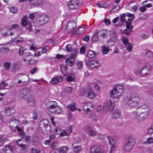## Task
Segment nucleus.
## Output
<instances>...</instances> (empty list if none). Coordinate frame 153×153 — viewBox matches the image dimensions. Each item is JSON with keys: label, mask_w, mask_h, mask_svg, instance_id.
Segmentation results:
<instances>
[{"label": "nucleus", "mask_w": 153, "mask_h": 153, "mask_svg": "<svg viewBox=\"0 0 153 153\" xmlns=\"http://www.w3.org/2000/svg\"><path fill=\"white\" fill-rule=\"evenodd\" d=\"M4 138L2 136L0 135V147L4 144Z\"/></svg>", "instance_id": "nucleus-47"}, {"label": "nucleus", "mask_w": 153, "mask_h": 153, "mask_svg": "<svg viewBox=\"0 0 153 153\" xmlns=\"http://www.w3.org/2000/svg\"><path fill=\"white\" fill-rule=\"evenodd\" d=\"M114 106L113 103L111 102V100L110 99L108 101L105 103L104 107L106 108V109H108L110 111H112L114 110Z\"/></svg>", "instance_id": "nucleus-17"}, {"label": "nucleus", "mask_w": 153, "mask_h": 153, "mask_svg": "<svg viewBox=\"0 0 153 153\" xmlns=\"http://www.w3.org/2000/svg\"><path fill=\"white\" fill-rule=\"evenodd\" d=\"M47 133H49L51 130V126L50 125L47 126L45 128Z\"/></svg>", "instance_id": "nucleus-54"}, {"label": "nucleus", "mask_w": 153, "mask_h": 153, "mask_svg": "<svg viewBox=\"0 0 153 153\" xmlns=\"http://www.w3.org/2000/svg\"><path fill=\"white\" fill-rule=\"evenodd\" d=\"M60 149L62 153H67V152L69 149L68 147L66 146H62L60 147Z\"/></svg>", "instance_id": "nucleus-38"}, {"label": "nucleus", "mask_w": 153, "mask_h": 153, "mask_svg": "<svg viewBox=\"0 0 153 153\" xmlns=\"http://www.w3.org/2000/svg\"><path fill=\"white\" fill-rule=\"evenodd\" d=\"M122 40L123 43L126 46L128 43V40L126 38H124V39H122Z\"/></svg>", "instance_id": "nucleus-59"}, {"label": "nucleus", "mask_w": 153, "mask_h": 153, "mask_svg": "<svg viewBox=\"0 0 153 153\" xmlns=\"http://www.w3.org/2000/svg\"><path fill=\"white\" fill-rule=\"evenodd\" d=\"M100 36L103 38H106L107 37V32L106 30H102L101 31V33Z\"/></svg>", "instance_id": "nucleus-31"}, {"label": "nucleus", "mask_w": 153, "mask_h": 153, "mask_svg": "<svg viewBox=\"0 0 153 153\" xmlns=\"http://www.w3.org/2000/svg\"><path fill=\"white\" fill-rule=\"evenodd\" d=\"M95 64V62L94 61L89 60L86 62V64L89 66H90L91 68V67H94V65Z\"/></svg>", "instance_id": "nucleus-34"}, {"label": "nucleus", "mask_w": 153, "mask_h": 153, "mask_svg": "<svg viewBox=\"0 0 153 153\" xmlns=\"http://www.w3.org/2000/svg\"><path fill=\"white\" fill-rule=\"evenodd\" d=\"M27 103L30 105H33L35 104L34 96L32 92L27 98Z\"/></svg>", "instance_id": "nucleus-15"}, {"label": "nucleus", "mask_w": 153, "mask_h": 153, "mask_svg": "<svg viewBox=\"0 0 153 153\" xmlns=\"http://www.w3.org/2000/svg\"><path fill=\"white\" fill-rule=\"evenodd\" d=\"M23 60L27 63L29 65H33L37 62V60H32L31 59H28L27 58L30 56V53L29 52L25 53L24 54Z\"/></svg>", "instance_id": "nucleus-11"}, {"label": "nucleus", "mask_w": 153, "mask_h": 153, "mask_svg": "<svg viewBox=\"0 0 153 153\" xmlns=\"http://www.w3.org/2000/svg\"><path fill=\"white\" fill-rule=\"evenodd\" d=\"M32 141H33V143L34 145H37L39 143L38 137L36 135H33L32 137Z\"/></svg>", "instance_id": "nucleus-24"}, {"label": "nucleus", "mask_w": 153, "mask_h": 153, "mask_svg": "<svg viewBox=\"0 0 153 153\" xmlns=\"http://www.w3.org/2000/svg\"><path fill=\"white\" fill-rule=\"evenodd\" d=\"M77 51V50H75L74 51V53H72V54H71L70 57L71 58L74 59V58L76 56V52Z\"/></svg>", "instance_id": "nucleus-61"}, {"label": "nucleus", "mask_w": 153, "mask_h": 153, "mask_svg": "<svg viewBox=\"0 0 153 153\" xmlns=\"http://www.w3.org/2000/svg\"><path fill=\"white\" fill-rule=\"evenodd\" d=\"M91 153H104L100 146H93L91 148Z\"/></svg>", "instance_id": "nucleus-16"}, {"label": "nucleus", "mask_w": 153, "mask_h": 153, "mask_svg": "<svg viewBox=\"0 0 153 153\" xmlns=\"http://www.w3.org/2000/svg\"><path fill=\"white\" fill-rule=\"evenodd\" d=\"M135 143V141L134 138L130 137L128 139L126 143L124 145L123 150L126 152H129L133 148Z\"/></svg>", "instance_id": "nucleus-7"}, {"label": "nucleus", "mask_w": 153, "mask_h": 153, "mask_svg": "<svg viewBox=\"0 0 153 153\" xmlns=\"http://www.w3.org/2000/svg\"><path fill=\"white\" fill-rule=\"evenodd\" d=\"M76 26V22L74 21L69 22L67 25L65 29L67 30L66 33H69L74 30Z\"/></svg>", "instance_id": "nucleus-10"}, {"label": "nucleus", "mask_w": 153, "mask_h": 153, "mask_svg": "<svg viewBox=\"0 0 153 153\" xmlns=\"http://www.w3.org/2000/svg\"><path fill=\"white\" fill-rule=\"evenodd\" d=\"M110 34L112 38H116L117 36V31L115 30H112L110 31Z\"/></svg>", "instance_id": "nucleus-35"}, {"label": "nucleus", "mask_w": 153, "mask_h": 153, "mask_svg": "<svg viewBox=\"0 0 153 153\" xmlns=\"http://www.w3.org/2000/svg\"><path fill=\"white\" fill-rule=\"evenodd\" d=\"M146 142L148 144L152 143L153 142V138L151 137L148 138Z\"/></svg>", "instance_id": "nucleus-57"}, {"label": "nucleus", "mask_w": 153, "mask_h": 153, "mask_svg": "<svg viewBox=\"0 0 153 153\" xmlns=\"http://www.w3.org/2000/svg\"><path fill=\"white\" fill-rule=\"evenodd\" d=\"M123 86L120 85H114L110 92V97L112 98H119L124 91Z\"/></svg>", "instance_id": "nucleus-4"}, {"label": "nucleus", "mask_w": 153, "mask_h": 153, "mask_svg": "<svg viewBox=\"0 0 153 153\" xmlns=\"http://www.w3.org/2000/svg\"><path fill=\"white\" fill-rule=\"evenodd\" d=\"M120 114L119 111L117 110H115L112 114V118L117 119L120 117Z\"/></svg>", "instance_id": "nucleus-21"}, {"label": "nucleus", "mask_w": 153, "mask_h": 153, "mask_svg": "<svg viewBox=\"0 0 153 153\" xmlns=\"http://www.w3.org/2000/svg\"><path fill=\"white\" fill-rule=\"evenodd\" d=\"M127 51L128 52L131 51L132 48V45L131 43H128L127 44Z\"/></svg>", "instance_id": "nucleus-49"}, {"label": "nucleus", "mask_w": 153, "mask_h": 153, "mask_svg": "<svg viewBox=\"0 0 153 153\" xmlns=\"http://www.w3.org/2000/svg\"><path fill=\"white\" fill-rule=\"evenodd\" d=\"M140 108L139 112L135 111L133 112L134 117L138 122L143 121L147 118L150 111L149 108L146 104H143Z\"/></svg>", "instance_id": "nucleus-1"}, {"label": "nucleus", "mask_w": 153, "mask_h": 153, "mask_svg": "<svg viewBox=\"0 0 153 153\" xmlns=\"http://www.w3.org/2000/svg\"><path fill=\"white\" fill-rule=\"evenodd\" d=\"M24 51V48L22 46H20L18 52L19 55L20 56L22 55L25 53Z\"/></svg>", "instance_id": "nucleus-37"}, {"label": "nucleus", "mask_w": 153, "mask_h": 153, "mask_svg": "<svg viewBox=\"0 0 153 153\" xmlns=\"http://www.w3.org/2000/svg\"><path fill=\"white\" fill-rule=\"evenodd\" d=\"M127 16H128L129 17V18H128V21H130V22H131V21H132L134 18V14H131L129 13H127Z\"/></svg>", "instance_id": "nucleus-36"}, {"label": "nucleus", "mask_w": 153, "mask_h": 153, "mask_svg": "<svg viewBox=\"0 0 153 153\" xmlns=\"http://www.w3.org/2000/svg\"><path fill=\"white\" fill-rule=\"evenodd\" d=\"M31 92L30 88L22 89L20 91L19 96L22 98L26 99L28 97V96H29Z\"/></svg>", "instance_id": "nucleus-12"}, {"label": "nucleus", "mask_w": 153, "mask_h": 153, "mask_svg": "<svg viewBox=\"0 0 153 153\" xmlns=\"http://www.w3.org/2000/svg\"><path fill=\"white\" fill-rule=\"evenodd\" d=\"M85 90V89H82L80 90V91L79 93L80 96H82L84 95L86 91Z\"/></svg>", "instance_id": "nucleus-55"}, {"label": "nucleus", "mask_w": 153, "mask_h": 153, "mask_svg": "<svg viewBox=\"0 0 153 153\" xmlns=\"http://www.w3.org/2000/svg\"><path fill=\"white\" fill-rule=\"evenodd\" d=\"M97 54L94 51L89 50L88 51L87 56L89 58H92L95 56Z\"/></svg>", "instance_id": "nucleus-22"}, {"label": "nucleus", "mask_w": 153, "mask_h": 153, "mask_svg": "<svg viewBox=\"0 0 153 153\" xmlns=\"http://www.w3.org/2000/svg\"><path fill=\"white\" fill-rule=\"evenodd\" d=\"M32 151V153H38L39 152V150L33 148H32L31 149Z\"/></svg>", "instance_id": "nucleus-63"}, {"label": "nucleus", "mask_w": 153, "mask_h": 153, "mask_svg": "<svg viewBox=\"0 0 153 153\" xmlns=\"http://www.w3.org/2000/svg\"><path fill=\"white\" fill-rule=\"evenodd\" d=\"M88 133L91 136H95L96 134V133L95 131L91 129H89L88 130Z\"/></svg>", "instance_id": "nucleus-51"}, {"label": "nucleus", "mask_w": 153, "mask_h": 153, "mask_svg": "<svg viewBox=\"0 0 153 153\" xmlns=\"http://www.w3.org/2000/svg\"><path fill=\"white\" fill-rule=\"evenodd\" d=\"M68 108H70L72 111H73L76 109V106L74 104L71 105H68Z\"/></svg>", "instance_id": "nucleus-46"}, {"label": "nucleus", "mask_w": 153, "mask_h": 153, "mask_svg": "<svg viewBox=\"0 0 153 153\" xmlns=\"http://www.w3.org/2000/svg\"><path fill=\"white\" fill-rule=\"evenodd\" d=\"M57 82H61L63 80V76H62L60 75L58 77H56Z\"/></svg>", "instance_id": "nucleus-60"}, {"label": "nucleus", "mask_w": 153, "mask_h": 153, "mask_svg": "<svg viewBox=\"0 0 153 153\" xmlns=\"http://www.w3.org/2000/svg\"><path fill=\"white\" fill-rule=\"evenodd\" d=\"M10 65L11 64L10 63L8 62H6L4 63V67L6 70H8L10 69Z\"/></svg>", "instance_id": "nucleus-39"}, {"label": "nucleus", "mask_w": 153, "mask_h": 153, "mask_svg": "<svg viewBox=\"0 0 153 153\" xmlns=\"http://www.w3.org/2000/svg\"><path fill=\"white\" fill-rule=\"evenodd\" d=\"M110 144L111 145H115V140L112 137H107Z\"/></svg>", "instance_id": "nucleus-33"}, {"label": "nucleus", "mask_w": 153, "mask_h": 153, "mask_svg": "<svg viewBox=\"0 0 153 153\" xmlns=\"http://www.w3.org/2000/svg\"><path fill=\"white\" fill-rule=\"evenodd\" d=\"M7 85V84H6L5 82V81H2L0 83V90L2 89H4V88Z\"/></svg>", "instance_id": "nucleus-40"}, {"label": "nucleus", "mask_w": 153, "mask_h": 153, "mask_svg": "<svg viewBox=\"0 0 153 153\" xmlns=\"http://www.w3.org/2000/svg\"><path fill=\"white\" fill-rule=\"evenodd\" d=\"M30 4L33 7H41L44 4L43 0H28Z\"/></svg>", "instance_id": "nucleus-9"}, {"label": "nucleus", "mask_w": 153, "mask_h": 153, "mask_svg": "<svg viewBox=\"0 0 153 153\" xmlns=\"http://www.w3.org/2000/svg\"><path fill=\"white\" fill-rule=\"evenodd\" d=\"M54 152L55 153H62L60 147L59 148H57L56 149H55Z\"/></svg>", "instance_id": "nucleus-64"}, {"label": "nucleus", "mask_w": 153, "mask_h": 153, "mask_svg": "<svg viewBox=\"0 0 153 153\" xmlns=\"http://www.w3.org/2000/svg\"><path fill=\"white\" fill-rule=\"evenodd\" d=\"M9 48H2L0 50V52L3 54H6L8 52Z\"/></svg>", "instance_id": "nucleus-32"}, {"label": "nucleus", "mask_w": 153, "mask_h": 153, "mask_svg": "<svg viewBox=\"0 0 153 153\" xmlns=\"http://www.w3.org/2000/svg\"><path fill=\"white\" fill-rule=\"evenodd\" d=\"M49 50V47L46 46L42 48V53H45L47 52Z\"/></svg>", "instance_id": "nucleus-50"}, {"label": "nucleus", "mask_w": 153, "mask_h": 153, "mask_svg": "<svg viewBox=\"0 0 153 153\" xmlns=\"http://www.w3.org/2000/svg\"><path fill=\"white\" fill-rule=\"evenodd\" d=\"M81 149V147L80 146H76L74 148V151L75 153H77L79 152Z\"/></svg>", "instance_id": "nucleus-41"}, {"label": "nucleus", "mask_w": 153, "mask_h": 153, "mask_svg": "<svg viewBox=\"0 0 153 153\" xmlns=\"http://www.w3.org/2000/svg\"><path fill=\"white\" fill-rule=\"evenodd\" d=\"M126 15V13H124L120 15V20L122 23L125 22Z\"/></svg>", "instance_id": "nucleus-45"}, {"label": "nucleus", "mask_w": 153, "mask_h": 153, "mask_svg": "<svg viewBox=\"0 0 153 153\" xmlns=\"http://www.w3.org/2000/svg\"><path fill=\"white\" fill-rule=\"evenodd\" d=\"M102 50L103 54H107L109 51V47L103 46L102 47Z\"/></svg>", "instance_id": "nucleus-26"}, {"label": "nucleus", "mask_w": 153, "mask_h": 153, "mask_svg": "<svg viewBox=\"0 0 153 153\" xmlns=\"http://www.w3.org/2000/svg\"><path fill=\"white\" fill-rule=\"evenodd\" d=\"M19 122L18 120H16L14 117H12L9 120L10 126L11 128L15 127L16 128H18L17 127L18 124Z\"/></svg>", "instance_id": "nucleus-13"}, {"label": "nucleus", "mask_w": 153, "mask_h": 153, "mask_svg": "<svg viewBox=\"0 0 153 153\" xmlns=\"http://www.w3.org/2000/svg\"><path fill=\"white\" fill-rule=\"evenodd\" d=\"M140 101V98L135 95H132L129 97H126L124 99L125 103L132 108H135L138 106Z\"/></svg>", "instance_id": "nucleus-2"}, {"label": "nucleus", "mask_w": 153, "mask_h": 153, "mask_svg": "<svg viewBox=\"0 0 153 153\" xmlns=\"http://www.w3.org/2000/svg\"><path fill=\"white\" fill-rule=\"evenodd\" d=\"M13 147L10 145H6L4 147V153H13Z\"/></svg>", "instance_id": "nucleus-20"}, {"label": "nucleus", "mask_w": 153, "mask_h": 153, "mask_svg": "<svg viewBox=\"0 0 153 153\" xmlns=\"http://www.w3.org/2000/svg\"><path fill=\"white\" fill-rule=\"evenodd\" d=\"M49 125V122L47 120H44L41 121L40 124V125H43L44 128Z\"/></svg>", "instance_id": "nucleus-25"}, {"label": "nucleus", "mask_w": 153, "mask_h": 153, "mask_svg": "<svg viewBox=\"0 0 153 153\" xmlns=\"http://www.w3.org/2000/svg\"><path fill=\"white\" fill-rule=\"evenodd\" d=\"M94 62H95V63H96L97 64V65H94V67H91V68H97L98 67L100 66V64L99 63V61L97 60L95 61H94Z\"/></svg>", "instance_id": "nucleus-58"}, {"label": "nucleus", "mask_w": 153, "mask_h": 153, "mask_svg": "<svg viewBox=\"0 0 153 153\" xmlns=\"http://www.w3.org/2000/svg\"><path fill=\"white\" fill-rule=\"evenodd\" d=\"M77 64L78 68L79 69H82L83 65L82 62V61L78 62H77Z\"/></svg>", "instance_id": "nucleus-48"}, {"label": "nucleus", "mask_w": 153, "mask_h": 153, "mask_svg": "<svg viewBox=\"0 0 153 153\" xmlns=\"http://www.w3.org/2000/svg\"><path fill=\"white\" fill-rule=\"evenodd\" d=\"M151 67L148 64L141 65L138 68V73L142 75H146L150 73Z\"/></svg>", "instance_id": "nucleus-6"}, {"label": "nucleus", "mask_w": 153, "mask_h": 153, "mask_svg": "<svg viewBox=\"0 0 153 153\" xmlns=\"http://www.w3.org/2000/svg\"><path fill=\"white\" fill-rule=\"evenodd\" d=\"M99 33L98 31H97L92 37L91 40L93 42H96L99 40L98 36Z\"/></svg>", "instance_id": "nucleus-23"}, {"label": "nucleus", "mask_w": 153, "mask_h": 153, "mask_svg": "<svg viewBox=\"0 0 153 153\" xmlns=\"http://www.w3.org/2000/svg\"><path fill=\"white\" fill-rule=\"evenodd\" d=\"M17 130L18 132L19 133L20 136L22 138L24 137L25 136L24 132L22 131L20 128L18 127L17 128Z\"/></svg>", "instance_id": "nucleus-43"}, {"label": "nucleus", "mask_w": 153, "mask_h": 153, "mask_svg": "<svg viewBox=\"0 0 153 153\" xmlns=\"http://www.w3.org/2000/svg\"><path fill=\"white\" fill-rule=\"evenodd\" d=\"M72 92V90L70 87H67L64 89V91L62 92V94L64 93L65 94H68Z\"/></svg>", "instance_id": "nucleus-30"}, {"label": "nucleus", "mask_w": 153, "mask_h": 153, "mask_svg": "<svg viewBox=\"0 0 153 153\" xmlns=\"http://www.w3.org/2000/svg\"><path fill=\"white\" fill-rule=\"evenodd\" d=\"M66 49L67 52H69L72 51V47L71 45H68L66 46Z\"/></svg>", "instance_id": "nucleus-56"}, {"label": "nucleus", "mask_w": 153, "mask_h": 153, "mask_svg": "<svg viewBox=\"0 0 153 153\" xmlns=\"http://www.w3.org/2000/svg\"><path fill=\"white\" fill-rule=\"evenodd\" d=\"M50 82L54 84H57L58 82H57L56 77L53 78L50 81Z\"/></svg>", "instance_id": "nucleus-53"}, {"label": "nucleus", "mask_w": 153, "mask_h": 153, "mask_svg": "<svg viewBox=\"0 0 153 153\" xmlns=\"http://www.w3.org/2000/svg\"><path fill=\"white\" fill-rule=\"evenodd\" d=\"M74 59L71 58L70 57L66 59V62L68 63H70L73 64L74 63Z\"/></svg>", "instance_id": "nucleus-42"}, {"label": "nucleus", "mask_w": 153, "mask_h": 153, "mask_svg": "<svg viewBox=\"0 0 153 153\" xmlns=\"http://www.w3.org/2000/svg\"><path fill=\"white\" fill-rule=\"evenodd\" d=\"M56 143L54 142L51 144V147L54 150V151L55 149H56L57 148L56 146Z\"/></svg>", "instance_id": "nucleus-62"}, {"label": "nucleus", "mask_w": 153, "mask_h": 153, "mask_svg": "<svg viewBox=\"0 0 153 153\" xmlns=\"http://www.w3.org/2000/svg\"><path fill=\"white\" fill-rule=\"evenodd\" d=\"M145 56L146 57L151 58L153 57V54L150 50L145 51Z\"/></svg>", "instance_id": "nucleus-29"}, {"label": "nucleus", "mask_w": 153, "mask_h": 153, "mask_svg": "<svg viewBox=\"0 0 153 153\" xmlns=\"http://www.w3.org/2000/svg\"><path fill=\"white\" fill-rule=\"evenodd\" d=\"M95 97V95L94 92L91 90H89L88 94V97L90 98H93Z\"/></svg>", "instance_id": "nucleus-27"}, {"label": "nucleus", "mask_w": 153, "mask_h": 153, "mask_svg": "<svg viewBox=\"0 0 153 153\" xmlns=\"http://www.w3.org/2000/svg\"><path fill=\"white\" fill-rule=\"evenodd\" d=\"M60 69L61 72L65 76H67L68 74V68L67 67L65 66L63 64L60 65Z\"/></svg>", "instance_id": "nucleus-19"}, {"label": "nucleus", "mask_w": 153, "mask_h": 153, "mask_svg": "<svg viewBox=\"0 0 153 153\" xmlns=\"http://www.w3.org/2000/svg\"><path fill=\"white\" fill-rule=\"evenodd\" d=\"M69 8L71 9H77L79 7V3L77 0H71L68 3Z\"/></svg>", "instance_id": "nucleus-14"}, {"label": "nucleus", "mask_w": 153, "mask_h": 153, "mask_svg": "<svg viewBox=\"0 0 153 153\" xmlns=\"http://www.w3.org/2000/svg\"><path fill=\"white\" fill-rule=\"evenodd\" d=\"M126 29L123 30L121 33L123 34H126V35L128 36L130 33L132 31L133 26L131 25V22L130 21H126Z\"/></svg>", "instance_id": "nucleus-8"}, {"label": "nucleus", "mask_w": 153, "mask_h": 153, "mask_svg": "<svg viewBox=\"0 0 153 153\" xmlns=\"http://www.w3.org/2000/svg\"><path fill=\"white\" fill-rule=\"evenodd\" d=\"M48 19L47 17H44L39 20V22L41 23V24L44 25L47 23L48 22Z\"/></svg>", "instance_id": "nucleus-28"}, {"label": "nucleus", "mask_w": 153, "mask_h": 153, "mask_svg": "<svg viewBox=\"0 0 153 153\" xmlns=\"http://www.w3.org/2000/svg\"><path fill=\"white\" fill-rule=\"evenodd\" d=\"M15 79H19L18 81V85L25 86L27 85L30 80L28 76L25 74L20 73L18 74L15 77Z\"/></svg>", "instance_id": "nucleus-5"}, {"label": "nucleus", "mask_w": 153, "mask_h": 153, "mask_svg": "<svg viewBox=\"0 0 153 153\" xmlns=\"http://www.w3.org/2000/svg\"><path fill=\"white\" fill-rule=\"evenodd\" d=\"M140 37L143 39H147L149 37V35L147 33H143L141 35Z\"/></svg>", "instance_id": "nucleus-44"}, {"label": "nucleus", "mask_w": 153, "mask_h": 153, "mask_svg": "<svg viewBox=\"0 0 153 153\" xmlns=\"http://www.w3.org/2000/svg\"><path fill=\"white\" fill-rule=\"evenodd\" d=\"M11 10L12 13H16L17 12L18 9L16 7H12L11 8Z\"/></svg>", "instance_id": "nucleus-52"}, {"label": "nucleus", "mask_w": 153, "mask_h": 153, "mask_svg": "<svg viewBox=\"0 0 153 153\" xmlns=\"http://www.w3.org/2000/svg\"><path fill=\"white\" fill-rule=\"evenodd\" d=\"M6 115L7 116L12 115L15 112L14 108L12 107H9L6 108L5 110Z\"/></svg>", "instance_id": "nucleus-18"}, {"label": "nucleus", "mask_w": 153, "mask_h": 153, "mask_svg": "<svg viewBox=\"0 0 153 153\" xmlns=\"http://www.w3.org/2000/svg\"><path fill=\"white\" fill-rule=\"evenodd\" d=\"M48 110L51 114H59L62 112L61 107L58 105L56 102L51 101L48 102L46 104Z\"/></svg>", "instance_id": "nucleus-3"}]
</instances>
